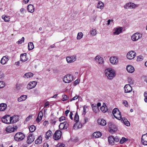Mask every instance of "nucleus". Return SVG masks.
<instances>
[{
    "label": "nucleus",
    "instance_id": "nucleus-1",
    "mask_svg": "<svg viewBox=\"0 0 147 147\" xmlns=\"http://www.w3.org/2000/svg\"><path fill=\"white\" fill-rule=\"evenodd\" d=\"M106 76L108 79L110 80L113 79L115 76V71L111 68H107L105 70Z\"/></svg>",
    "mask_w": 147,
    "mask_h": 147
},
{
    "label": "nucleus",
    "instance_id": "nucleus-2",
    "mask_svg": "<svg viewBox=\"0 0 147 147\" xmlns=\"http://www.w3.org/2000/svg\"><path fill=\"white\" fill-rule=\"evenodd\" d=\"M25 137V135L22 132H18L14 136V140L17 141H20L23 140Z\"/></svg>",
    "mask_w": 147,
    "mask_h": 147
},
{
    "label": "nucleus",
    "instance_id": "nucleus-3",
    "mask_svg": "<svg viewBox=\"0 0 147 147\" xmlns=\"http://www.w3.org/2000/svg\"><path fill=\"white\" fill-rule=\"evenodd\" d=\"M112 113L115 118L119 120L121 119V113L117 108L114 109L113 110Z\"/></svg>",
    "mask_w": 147,
    "mask_h": 147
},
{
    "label": "nucleus",
    "instance_id": "nucleus-4",
    "mask_svg": "<svg viewBox=\"0 0 147 147\" xmlns=\"http://www.w3.org/2000/svg\"><path fill=\"white\" fill-rule=\"evenodd\" d=\"M142 34L136 32L134 33L131 36V38L133 41H138L139 39L141 38L142 37Z\"/></svg>",
    "mask_w": 147,
    "mask_h": 147
},
{
    "label": "nucleus",
    "instance_id": "nucleus-5",
    "mask_svg": "<svg viewBox=\"0 0 147 147\" xmlns=\"http://www.w3.org/2000/svg\"><path fill=\"white\" fill-rule=\"evenodd\" d=\"M2 121L5 123L9 124L11 123V117L9 115H5L2 118Z\"/></svg>",
    "mask_w": 147,
    "mask_h": 147
},
{
    "label": "nucleus",
    "instance_id": "nucleus-6",
    "mask_svg": "<svg viewBox=\"0 0 147 147\" xmlns=\"http://www.w3.org/2000/svg\"><path fill=\"white\" fill-rule=\"evenodd\" d=\"M73 79V77L72 75L67 74L65 76L63 80L66 83H69L72 82Z\"/></svg>",
    "mask_w": 147,
    "mask_h": 147
},
{
    "label": "nucleus",
    "instance_id": "nucleus-7",
    "mask_svg": "<svg viewBox=\"0 0 147 147\" xmlns=\"http://www.w3.org/2000/svg\"><path fill=\"white\" fill-rule=\"evenodd\" d=\"M77 59L76 55H74L71 56H68L66 57L67 62L69 63H73Z\"/></svg>",
    "mask_w": 147,
    "mask_h": 147
},
{
    "label": "nucleus",
    "instance_id": "nucleus-8",
    "mask_svg": "<svg viewBox=\"0 0 147 147\" xmlns=\"http://www.w3.org/2000/svg\"><path fill=\"white\" fill-rule=\"evenodd\" d=\"M136 5L133 3H128L125 4L124 6V8L126 9H132L136 7Z\"/></svg>",
    "mask_w": 147,
    "mask_h": 147
},
{
    "label": "nucleus",
    "instance_id": "nucleus-9",
    "mask_svg": "<svg viewBox=\"0 0 147 147\" xmlns=\"http://www.w3.org/2000/svg\"><path fill=\"white\" fill-rule=\"evenodd\" d=\"M61 135V132L59 130L55 131L54 134L53 135V138L56 140H57L60 139Z\"/></svg>",
    "mask_w": 147,
    "mask_h": 147
},
{
    "label": "nucleus",
    "instance_id": "nucleus-10",
    "mask_svg": "<svg viewBox=\"0 0 147 147\" xmlns=\"http://www.w3.org/2000/svg\"><path fill=\"white\" fill-rule=\"evenodd\" d=\"M37 84V82L36 81L30 82L27 85V88L28 90L34 88Z\"/></svg>",
    "mask_w": 147,
    "mask_h": 147
},
{
    "label": "nucleus",
    "instance_id": "nucleus-11",
    "mask_svg": "<svg viewBox=\"0 0 147 147\" xmlns=\"http://www.w3.org/2000/svg\"><path fill=\"white\" fill-rule=\"evenodd\" d=\"M136 53L134 51H131L129 52L127 54V58L129 59H133L136 56Z\"/></svg>",
    "mask_w": 147,
    "mask_h": 147
},
{
    "label": "nucleus",
    "instance_id": "nucleus-12",
    "mask_svg": "<svg viewBox=\"0 0 147 147\" xmlns=\"http://www.w3.org/2000/svg\"><path fill=\"white\" fill-rule=\"evenodd\" d=\"M34 136L33 134H29L27 137V143L28 144H31L34 141Z\"/></svg>",
    "mask_w": 147,
    "mask_h": 147
},
{
    "label": "nucleus",
    "instance_id": "nucleus-13",
    "mask_svg": "<svg viewBox=\"0 0 147 147\" xmlns=\"http://www.w3.org/2000/svg\"><path fill=\"white\" fill-rule=\"evenodd\" d=\"M110 63L113 64H117L118 62L117 58L115 56L111 57L109 59Z\"/></svg>",
    "mask_w": 147,
    "mask_h": 147
},
{
    "label": "nucleus",
    "instance_id": "nucleus-14",
    "mask_svg": "<svg viewBox=\"0 0 147 147\" xmlns=\"http://www.w3.org/2000/svg\"><path fill=\"white\" fill-rule=\"evenodd\" d=\"M124 88L125 89L124 92L125 93L129 92L132 90V88L129 84L126 85L124 87Z\"/></svg>",
    "mask_w": 147,
    "mask_h": 147
},
{
    "label": "nucleus",
    "instance_id": "nucleus-15",
    "mask_svg": "<svg viewBox=\"0 0 147 147\" xmlns=\"http://www.w3.org/2000/svg\"><path fill=\"white\" fill-rule=\"evenodd\" d=\"M74 120L76 122V123L74 125L73 128L74 129H75L76 128V126H77L78 125V123L79 121V116L77 112H76L75 114Z\"/></svg>",
    "mask_w": 147,
    "mask_h": 147
},
{
    "label": "nucleus",
    "instance_id": "nucleus-16",
    "mask_svg": "<svg viewBox=\"0 0 147 147\" xmlns=\"http://www.w3.org/2000/svg\"><path fill=\"white\" fill-rule=\"evenodd\" d=\"M121 122L123 123L125 125L127 126H129L130 125L129 122L127 120V119L125 117L122 118L121 117Z\"/></svg>",
    "mask_w": 147,
    "mask_h": 147
},
{
    "label": "nucleus",
    "instance_id": "nucleus-17",
    "mask_svg": "<svg viewBox=\"0 0 147 147\" xmlns=\"http://www.w3.org/2000/svg\"><path fill=\"white\" fill-rule=\"evenodd\" d=\"M122 27H119L115 28L114 32L113 33L115 35H118L122 32Z\"/></svg>",
    "mask_w": 147,
    "mask_h": 147
},
{
    "label": "nucleus",
    "instance_id": "nucleus-18",
    "mask_svg": "<svg viewBox=\"0 0 147 147\" xmlns=\"http://www.w3.org/2000/svg\"><path fill=\"white\" fill-rule=\"evenodd\" d=\"M127 71L129 73H132L134 71V67L131 65H128L126 67Z\"/></svg>",
    "mask_w": 147,
    "mask_h": 147
},
{
    "label": "nucleus",
    "instance_id": "nucleus-19",
    "mask_svg": "<svg viewBox=\"0 0 147 147\" xmlns=\"http://www.w3.org/2000/svg\"><path fill=\"white\" fill-rule=\"evenodd\" d=\"M9 58L8 57L3 56L1 59L0 61L1 63L3 65H4L7 62Z\"/></svg>",
    "mask_w": 147,
    "mask_h": 147
},
{
    "label": "nucleus",
    "instance_id": "nucleus-20",
    "mask_svg": "<svg viewBox=\"0 0 147 147\" xmlns=\"http://www.w3.org/2000/svg\"><path fill=\"white\" fill-rule=\"evenodd\" d=\"M97 122L98 124L102 126H105L106 124V121L103 119H99Z\"/></svg>",
    "mask_w": 147,
    "mask_h": 147
},
{
    "label": "nucleus",
    "instance_id": "nucleus-21",
    "mask_svg": "<svg viewBox=\"0 0 147 147\" xmlns=\"http://www.w3.org/2000/svg\"><path fill=\"white\" fill-rule=\"evenodd\" d=\"M20 60L23 62H25L28 60L26 58V53H24L21 54L20 55Z\"/></svg>",
    "mask_w": 147,
    "mask_h": 147
},
{
    "label": "nucleus",
    "instance_id": "nucleus-22",
    "mask_svg": "<svg viewBox=\"0 0 147 147\" xmlns=\"http://www.w3.org/2000/svg\"><path fill=\"white\" fill-rule=\"evenodd\" d=\"M43 115L42 112V111H40L38 113V116L36 119V121L37 122H40L42 118Z\"/></svg>",
    "mask_w": 147,
    "mask_h": 147
},
{
    "label": "nucleus",
    "instance_id": "nucleus-23",
    "mask_svg": "<svg viewBox=\"0 0 147 147\" xmlns=\"http://www.w3.org/2000/svg\"><path fill=\"white\" fill-rule=\"evenodd\" d=\"M27 9L29 12L32 13L34 11V8L33 5L29 4L27 6Z\"/></svg>",
    "mask_w": 147,
    "mask_h": 147
},
{
    "label": "nucleus",
    "instance_id": "nucleus-24",
    "mask_svg": "<svg viewBox=\"0 0 147 147\" xmlns=\"http://www.w3.org/2000/svg\"><path fill=\"white\" fill-rule=\"evenodd\" d=\"M108 142L109 144L111 145L114 144V137L112 136H110L108 137Z\"/></svg>",
    "mask_w": 147,
    "mask_h": 147
},
{
    "label": "nucleus",
    "instance_id": "nucleus-25",
    "mask_svg": "<svg viewBox=\"0 0 147 147\" xmlns=\"http://www.w3.org/2000/svg\"><path fill=\"white\" fill-rule=\"evenodd\" d=\"M142 142L144 145H147V137L144 135H142Z\"/></svg>",
    "mask_w": 147,
    "mask_h": 147
},
{
    "label": "nucleus",
    "instance_id": "nucleus-26",
    "mask_svg": "<svg viewBox=\"0 0 147 147\" xmlns=\"http://www.w3.org/2000/svg\"><path fill=\"white\" fill-rule=\"evenodd\" d=\"M11 121L12 123H15L18 121L19 117L17 115H14L11 117Z\"/></svg>",
    "mask_w": 147,
    "mask_h": 147
},
{
    "label": "nucleus",
    "instance_id": "nucleus-27",
    "mask_svg": "<svg viewBox=\"0 0 147 147\" xmlns=\"http://www.w3.org/2000/svg\"><path fill=\"white\" fill-rule=\"evenodd\" d=\"M7 105L5 103H1L0 104V111H3L6 109Z\"/></svg>",
    "mask_w": 147,
    "mask_h": 147
},
{
    "label": "nucleus",
    "instance_id": "nucleus-28",
    "mask_svg": "<svg viewBox=\"0 0 147 147\" xmlns=\"http://www.w3.org/2000/svg\"><path fill=\"white\" fill-rule=\"evenodd\" d=\"M33 76V73L31 72H29L25 74L24 76V77L25 78H28L32 77Z\"/></svg>",
    "mask_w": 147,
    "mask_h": 147
},
{
    "label": "nucleus",
    "instance_id": "nucleus-29",
    "mask_svg": "<svg viewBox=\"0 0 147 147\" xmlns=\"http://www.w3.org/2000/svg\"><path fill=\"white\" fill-rule=\"evenodd\" d=\"M93 135L96 138H98L101 136L102 134L99 131L93 133Z\"/></svg>",
    "mask_w": 147,
    "mask_h": 147
},
{
    "label": "nucleus",
    "instance_id": "nucleus-30",
    "mask_svg": "<svg viewBox=\"0 0 147 147\" xmlns=\"http://www.w3.org/2000/svg\"><path fill=\"white\" fill-rule=\"evenodd\" d=\"M27 96L26 95H22L20 97L18 98V101L20 102L25 100L27 98Z\"/></svg>",
    "mask_w": 147,
    "mask_h": 147
},
{
    "label": "nucleus",
    "instance_id": "nucleus-31",
    "mask_svg": "<svg viewBox=\"0 0 147 147\" xmlns=\"http://www.w3.org/2000/svg\"><path fill=\"white\" fill-rule=\"evenodd\" d=\"M34 48V45L32 42H30L28 43V48L29 50H31Z\"/></svg>",
    "mask_w": 147,
    "mask_h": 147
},
{
    "label": "nucleus",
    "instance_id": "nucleus-32",
    "mask_svg": "<svg viewBox=\"0 0 147 147\" xmlns=\"http://www.w3.org/2000/svg\"><path fill=\"white\" fill-rule=\"evenodd\" d=\"M6 129L7 131L9 133H11L14 131L12 126H9L7 127L6 128Z\"/></svg>",
    "mask_w": 147,
    "mask_h": 147
},
{
    "label": "nucleus",
    "instance_id": "nucleus-33",
    "mask_svg": "<svg viewBox=\"0 0 147 147\" xmlns=\"http://www.w3.org/2000/svg\"><path fill=\"white\" fill-rule=\"evenodd\" d=\"M52 133L50 130L48 131L46 134L45 138L47 139H48L49 137L52 135Z\"/></svg>",
    "mask_w": 147,
    "mask_h": 147
},
{
    "label": "nucleus",
    "instance_id": "nucleus-34",
    "mask_svg": "<svg viewBox=\"0 0 147 147\" xmlns=\"http://www.w3.org/2000/svg\"><path fill=\"white\" fill-rule=\"evenodd\" d=\"M42 141V137L40 136L37 139L35 140V143L36 144H40Z\"/></svg>",
    "mask_w": 147,
    "mask_h": 147
},
{
    "label": "nucleus",
    "instance_id": "nucleus-35",
    "mask_svg": "<svg viewBox=\"0 0 147 147\" xmlns=\"http://www.w3.org/2000/svg\"><path fill=\"white\" fill-rule=\"evenodd\" d=\"M105 106H103L100 107V110L103 113H105L107 111V108L105 104Z\"/></svg>",
    "mask_w": 147,
    "mask_h": 147
},
{
    "label": "nucleus",
    "instance_id": "nucleus-36",
    "mask_svg": "<svg viewBox=\"0 0 147 147\" xmlns=\"http://www.w3.org/2000/svg\"><path fill=\"white\" fill-rule=\"evenodd\" d=\"M97 6V7L98 8L102 9L103 7L104 3L101 1H99L98 3Z\"/></svg>",
    "mask_w": 147,
    "mask_h": 147
},
{
    "label": "nucleus",
    "instance_id": "nucleus-37",
    "mask_svg": "<svg viewBox=\"0 0 147 147\" xmlns=\"http://www.w3.org/2000/svg\"><path fill=\"white\" fill-rule=\"evenodd\" d=\"M83 34L82 32L78 33L77 37V39L78 40H80L83 37Z\"/></svg>",
    "mask_w": 147,
    "mask_h": 147
},
{
    "label": "nucleus",
    "instance_id": "nucleus-38",
    "mask_svg": "<svg viewBox=\"0 0 147 147\" xmlns=\"http://www.w3.org/2000/svg\"><path fill=\"white\" fill-rule=\"evenodd\" d=\"M90 32V35L92 36H94L96 35L97 34L96 30L95 29L91 30Z\"/></svg>",
    "mask_w": 147,
    "mask_h": 147
},
{
    "label": "nucleus",
    "instance_id": "nucleus-39",
    "mask_svg": "<svg viewBox=\"0 0 147 147\" xmlns=\"http://www.w3.org/2000/svg\"><path fill=\"white\" fill-rule=\"evenodd\" d=\"M2 18L5 21L7 22L9 20L10 17L9 16H2Z\"/></svg>",
    "mask_w": 147,
    "mask_h": 147
},
{
    "label": "nucleus",
    "instance_id": "nucleus-40",
    "mask_svg": "<svg viewBox=\"0 0 147 147\" xmlns=\"http://www.w3.org/2000/svg\"><path fill=\"white\" fill-rule=\"evenodd\" d=\"M29 131L31 132H34L36 129V127L34 125H31L29 127Z\"/></svg>",
    "mask_w": 147,
    "mask_h": 147
},
{
    "label": "nucleus",
    "instance_id": "nucleus-41",
    "mask_svg": "<svg viewBox=\"0 0 147 147\" xmlns=\"http://www.w3.org/2000/svg\"><path fill=\"white\" fill-rule=\"evenodd\" d=\"M128 139H126L124 137H122L120 141L119 142L121 144H122L125 142L127 141Z\"/></svg>",
    "mask_w": 147,
    "mask_h": 147
},
{
    "label": "nucleus",
    "instance_id": "nucleus-42",
    "mask_svg": "<svg viewBox=\"0 0 147 147\" xmlns=\"http://www.w3.org/2000/svg\"><path fill=\"white\" fill-rule=\"evenodd\" d=\"M59 129L61 130L62 129H65V125L63 122L61 123H60L59 126Z\"/></svg>",
    "mask_w": 147,
    "mask_h": 147
},
{
    "label": "nucleus",
    "instance_id": "nucleus-43",
    "mask_svg": "<svg viewBox=\"0 0 147 147\" xmlns=\"http://www.w3.org/2000/svg\"><path fill=\"white\" fill-rule=\"evenodd\" d=\"M117 128H114L113 129H111L109 130V131L111 134L114 133L115 131H117Z\"/></svg>",
    "mask_w": 147,
    "mask_h": 147
},
{
    "label": "nucleus",
    "instance_id": "nucleus-44",
    "mask_svg": "<svg viewBox=\"0 0 147 147\" xmlns=\"http://www.w3.org/2000/svg\"><path fill=\"white\" fill-rule=\"evenodd\" d=\"M24 37H22L21 39L19 40L17 43L18 44H21L23 42H24Z\"/></svg>",
    "mask_w": 147,
    "mask_h": 147
},
{
    "label": "nucleus",
    "instance_id": "nucleus-45",
    "mask_svg": "<svg viewBox=\"0 0 147 147\" xmlns=\"http://www.w3.org/2000/svg\"><path fill=\"white\" fill-rule=\"evenodd\" d=\"M128 82L130 84H133L134 83V80L131 78H128Z\"/></svg>",
    "mask_w": 147,
    "mask_h": 147
},
{
    "label": "nucleus",
    "instance_id": "nucleus-46",
    "mask_svg": "<svg viewBox=\"0 0 147 147\" xmlns=\"http://www.w3.org/2000/svg\"><path fill=\"white\" fill-rule=\"evenodd\" d=\"M103 62L104 60L103 58L100 57L99 59H98L97 62H98V63L100 64H102L103 63Z\"/></svg>",
    "mask_w": 147,
    "mask_h": 147
},
{
    "label": "nucleus",
    "instance_id": "nucleus-47",
    "mask_svg": "<svg viewBox=\"0 0 147 147\" xmlns=\"http://www.w3.org/2000/svg\"><path fill=\"white\" fill-rule=\"evenodd\" d=\"M143 57L142 56L139 55L137 57V60L138 61H140L143 59Z\"/></svg>",
    "mask_w": 147,
    "mask_h": 147
},
{
    "label": "nucleus",
    "instance_id": "nucleus-48",
    "mask_svg": "<svg viewBox=\"0 0 147 147\" xmlns=\"http://www.w3.org/2000/svg\"><path fill=\"white\" fill-rule=\"evenodd\" d=\"M64 125H65V129H66L68 127L69 125L67 121H65L63 122Z\"/></svg>",
    "mask_w": 147,
    "mask_h": 147
},
{
    "label": "nucleus",
    "instance_id": "nucleus-49",
    "mask_svg": "<svg viewBox=\"0 0 147 147\" xmlns=\"http://www.w3.org/2000/svg\"><path fill=\"white\" fill-rule=\"evenodd\" d=\"M5 86V83L3 81H0V88H3Z\"/></svg>",
    "mask_w": 147,
    "mask_h": 147
},
{
    "label": "nucleus",
    "instance_id": "nucleus-50",
    "mask_svg": "<svg viewBox=\"0 0 147 147\" xmlns=\"http://www.w3.org/2000/svg\"><path fill=\"white\" fill-rule=\"evenodd\" d=\"M79 96L76 95L74 97H73L71 99V100H70V101L71 102L73 100H75L76 99H77V98H78Z\"/></svg>",
    "mask_w": 147,
    "mask_h": 147
},
{
    "label": "nucleus",
    "instance_id": "nucleus-51",
    "mask_svg": "<svg viewBox=\"0 0 147 147\" xmlns=\"http://www.w3.org/2000/svg\"><path fill=\"white\" fill-rule=\"evenodd\" d=\"M67 97L66 95H63V96L62 100L63 101H65L67 100Z\"/></svg>",
    "mask_w": 147,
    "mask_h": 147
},
{
    "label": "nucleus",
    "instance_id": "nucleus-52",
    "mask_svg": "<svg viewBox=\"0 0 147 147\" xmlns=\"http://www.w3.org/2000/svg\"><path fill=\"white\" fill-rule=\"evenodd\" d=\"M65 117L64 116H62L59 118V121H61L63 120H65Z\"/></svg>",
    "mask_w": 147,
    "mask_h": 147
},
{
    "label": "nucleus",
    "instance_id": "nucleus-53",
    "mask_svg": "<svg viewBox=\"0 0 147 147\" xmlns=\"http://www.w3.org/2000/svg\"><path fill=\"white\" fill-rule=\"evenodd\" d=\"M101 57L99 55L96 56L95 58V60L96 62H98V59H99Z\"/></svg>",
    "mask_w": 147,
    "mask_h": 147
},
{
    "label": "nucleus",
    "instance_id": "nucleus-54",
    "mask_svg": "<svg viewBox=\"0 0 147 147\" xmlns=\"http://www.w3.org/2000/svg\"><path fill=\"white\" fill-rule=\"evenodd\" d=\"M114 142H119V139L117 136H116L115 137H114Z\"/></svg>",
    "mask_w": 147,
    "mask_h": 147
},
{
    "label": "nucleus",
    "instance_id": "nucleus-55",
    "mask_svg": "<svg viewBox=\"0 0 147 147\" xmlns=\"http://www.w3.org/2000/svg\"><path fill=\"white\" fill-rule=\"evenodd\" d=\"M123 103L125 107H127L128 106V103L127 101L126 100H124L123 101Z\"/></svg>",
    "mask_w": 147,
    "mask_h": 147
},
{
    "label": "nucleus",
    "instance_id": "nucleus-56",
    "mask_svg": "<svg viewBox=\"0 0 147 147\" xmlns=\"http://www.w3.org/2000/svg\"><path fill=\"white\" fill-rule=\"evenodd\" d=\"M82 125L81 123H79V125L77 126V127L76 128H76L75 129H78V128H80L82 127Z\"/></svg>",
    "mask_w": 147,
    "mask_h": 147
},
{
    "label": "nucleus",
    "instance_id": "nucleus-57",
    "mask_svg": "<svg viewBox=\"0 0 147 147\" xmlns=\"http://www.w3.org/2000/svg\"><path fill=\"white\" fill-rule=\"evenodd\" d=\"M79 83V81L78 79L76 80H75L74 83V86H76Z\"/></svg>",
    "mask_w": 147,
    "mask_h": 147
},
{
    "label": "nucleus",
    "instance_id": "nucleus-58",
    "mask_svg": "<svg viewBox=\"0 0 147 147\" xmlns=\"http://www.w3.org/2000/svg\"><path fill=\"white\" fill-rule=\"evenodd\" d=\"M57 121V120H56V119H54L52 120L51 123L52 124H53L54 125L56 123Z\"/></svg>",
    "mask_w": 147,
    "mask_h": 147
},
{
    "label": "nucleus",
    "instance_id": "nucleus-59",
    "mask_svg": "<svg viewBox=\"0 0 147 147\" xmlns=\"http://www.w3.org/2000/svg\"><path fill=\"white\" fill-rule=\"evenodd\" d=\"M73 115V114L72 112H70V114H69V116L71 120H72L73 119V117H72Z\"/></svg>",
    "mask_w": 147,
    "mask_h": 147
},
{
    "label": "nucleus",
    "instance_id": "nucleus-60",
    "mask_svg": "<svg viewBox=\"0 0 147 147\" xmlns=\"http://www.w3.org/2000/svg\"><path fill=\"white\" fill-rule=\"evenodd\" d=\"M96 16H94V17H93L92 18H91V20L93 22H94L95 20L96 19Z\"/></svg>",
    "mask_w": 147,
    "mask_h": 147
},
{
    "label": "nucleus",
    "instance_id": "nucleus-61",
    "mask_svg": "<svg viewBox=\"0 0 147 147\" xmlns=\"http://www.w3.org/2000/svg\"><path fill=\"white\" fill-rule=\"evenodd\" d=\"M97 107L96 106L95 107L92 108L93 111L94 112H96V111L97 109Z\"/></svg>",
    "mask_w": 147,
    "mask_h": 147
},
{
    "label": "nucleus",
    "instance_id": "nucleus-62",
    "mask_svg": "<svg viewBox=\"0 0 147 147\" xmlns=\"http://www.w3.org/2000/svg\"><path fill=\"white\" fill-rule=\"evenodd\" d=\"M69 110H67L65 112V115H66V116H67V115L68 113H69Z\"/></svg>",
    "mask_w": 147,
    "mask_h": 147
},
{
    "label": "nucleus",
    "instance_id": "nucleus-63",
    "mask_svg": "<svg viewBox=\"0 0 147 147\" xmlns=\"http://www.w3.org/2000/svg\"><path fill=\"white\" fill-rule=\"evenodd\" d=\"M49 145L47 143H44L43 144V147H48Z\"/></svg>",
    "mask_w": 147,
    "mask_h": 147
},
{
    "label": "nucleus",
    "instance_id": "nucleus-64",
    "mask_svg": "<svg viewBox=\"0 0 147 147\" xmlns=\"http://www.w3.org/2000/svg\"><path fill=\"white\" fill-rule=\"evenodd\" d=\"M65 146V145L64 144H61L59 145V147H64Z\"/></svg>",
    "mask_w": 147,
    "mask_h": 147
}]
</instances>
